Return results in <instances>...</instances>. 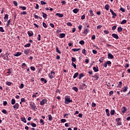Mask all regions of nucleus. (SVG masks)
Masks as SVG:
<instances>
[{
	"label": "nucleus",
	"instance_id": "f257e3e1",
	"mask_svg": "<svg viewBox=\"0 0 130 130\" xmlns=\"http://www.w3.org/2000/svg\"><path fill=\"white\" fill-rule=\"evenodd\" d=\"M72 102H73V100H71V97L70 96H65V100H64L65 104H69V103H71Z\"/></svg>",
	"mask_w": 130,
	"mask_h": 130
},
{
	"label": "nucleus",
	"instance_id": "f03ea898",
	"mask_svg": "<svg viewBox=\"0 0 130 130\" xmlns=\"http://www.w3.org/2000/svg\"><path fill=\"white\" fill-rule=\"evenodd\" d=\"M29 105L30 107L33 109V110H36L37 109V108L36 107V104L34 102H30L29 103Z\"/></svg>",
	"mask_w": 130,
	"mask_h": 130
},
{
	"label": "nucleus",
	"instance_id": "7ed1b4c3",
	"mask_svg": "<svg viewBox=\"0 0 130 130\" xmlns=\"http://www.w3.org/2000/svg\"><path fill=\"white\" fill-rule=\"evenodd\" d=\"M49 78L50 79H53L55 76V72L53 71H51V73L48 75Z\"/></svg>",
	"mask_w": 130,
	"mask_h": 130
},
{
	"label": "nucleus",
	"instance_id": "20e7f679",
	"mask_svg": "<svg viewBox=\"0 0 130 130\" xmlns=\"http://www.w3.org/2000/svg\"><path fill=\"white\" fill-rule=\"evenodd\" d=\"M79 88L81 90H84L87 89V85L85 83H81L80 84Z\"/></svg>",
	"mask_w": 130,
	"mask_h": 130
},
{
	"label": "nucleus",
	"instance_id": "39448f33",
	"mask_svg": "<svg viewBox=\"0 0 130 130\" xmlns=\"http://www.w3.org/2000/svg\"><path fill=\"white\" fill-rule=\"evenodd\" d=\"M107 64L108 66H110V64H111V61H107V62H105L104 63L103 67H104V68H107Z\"/></svg>",
	"mask_w": 130,
	"mask_h": 130
},
{
	"label": "nucleus",
	"instance_id": "423d86ee",
	"mask_svg": "<svg viewBox=\"0 0 130 130\" xmlns=\"http://www.w3.org/2000/svg\"><path fill=\"white\" fill-rule=\"evenodd\" d=\"M47 102V100H46V99H43V100H42L40 102V105H41V106H42L44 105V104H45V103H46Z\"/></svg>",
	"mask_w": 130,
	"mask_h": 130
},
{
	"label": "nucleus",
	"instance_id": "0eeeda50",
	"mask_svg": "<svg viewBox=\"0 0 130 130\" xmlns=\"http://www.w3.org/2000/svg\"><path fill=\"white\" fill-rule=\"evenodd\" d=\"M108 58L109 59H113L114 58V57L112 55V54L109 52L108 53Z\"/></svg>",
	"mask_w": 130,
	"mask_h": 130
},
{
	"label": "nucleus",
	"instance_id": "6e6552de",
	"mask_svg": "<svg viewBox=\"0 0 130 130\" xmlns=\"http://www.w3.org/2000/svg\"><path fill=\"white\" fill-rule=\"evenodd\" d=\"M112 37H113V38H115V39H116V40L119 39V37H118V35H117L116 34H113L112 35Z\"/></svg>",
	"mask_w": 130,
	"mask_h": 130
},
{
	"label": "nucleus",
	"instance_id": "1a4fd4ad",
	"mask_svg": "<svg viewBox=\"0 0 130 130\" xmlns=\"http://www.w3.org/2000/svg\"><path fill=\"white\" fill-rule=\"evenodd\" d=\"M110 12L111 13L112 15H113V18H115L117 15L116 13H115L113 10L110 9Z\"/></svg>",
	"mask_w": 130,
	"mask_h": 130
},
{
	"label": "nucleus",
	"instance_id": "9d476101",
	"mask_svg": "<svg viewBox=\"0 0 130 130\" xmlns=\"http://www.w3.org/2000/svg\"><path fill=\"white\" fill-rule=\"evenodd\" d=\"M30 52V50L29 49H26L24 50V53L25 55H28Z\"/></svg>",
	"mask_w": 130,
	"mask_h": 130
},
{
	"label": "nucleus",
	"instance_id": "9b49d317",
	"mask_svg": "<svg viewBox=\"0 0 130 130\" xmlns=\"http://www.w3.org/2000/svg\"><path fill=\"white\" fill-rule=\"evenodd\" d=\"M128 89V87L127 86H125L123 88H122V90H121V92H126Z\"/></svg>",
	"mask_w": 130,
	"mask_h": 130
},
{
	"label": "nucleus",
	"instance_id": "f8f14e48",
	"mask_svg": "<svg viewBox=\"0 0 130 130\" xmlns=\"http://www.w3.org/2000/svg\"><path fill=\"white\" fill-rule=\"evenodd\" d=\"M89 29L88 28H85L83 32V34H85V35H87L88 33H89Z\"/></svg>",
	"mask_w": 130,
	"mask_h": 130
},
{
	"label": "nucleus",
	"instance_id": "ddd939ff",
	"mask_svg": "<svg viewBox=\"0 0 130 130\" xmlns=\"http://www.w3.org/2000/svg\"><path fill=\"white\" fill-rule=\"evenodd\" d=\"M122 113H125V112H126L127 109H126V107H123L122 108Z\"/></svg>",
	"mask_w": 130,
	"mask_h": 130
},
{
	"label": "nucleus",
	"instance_id": "4468645a",
	"mask_svg": "<svg viewBox=\"0 0 130 130\" xmlns=\"http://www.w3.org/2000/svg\"><path fill=\"white\" fill-rule=\"evenodd\" d=\"M5 55V60H9L10 58H9V54L6 53Z\"/></svg>",
	"mask_w": 130,
	"mask_h": 130
},
{
	"label": "nucleus",
	"instance_id": "2eb2a0df",
	"mask_svg": "<svg viewBox=\"0 0 130 130\" xmlns=\"http://www.w3.org/2000/svg\"><path fill=\"white\" fill-rule=\"evenodd\" d=\"M19 104L18 103H16L14 106H13V108L14 109H18L19 108Z\"/></svg>",
	"mask_w": 130,
	"mask_h": 130
},
{
	"label": "nucleus",
	"instance_id": "dca6fc26",
	"mask_svg": "<svg viewBox=\"0 0 130 130\" xmlns=\"http://www.w3.org/2000/svg\"><path fill=\"white\" fill-rule=\"evenodd\" d=\"M20 119H21V121H22L24 123H26V122H27V120H26V118H25V117H21L20 118Z\"/></svg>",
	"mask_w": 130,
	"mask_h": 130
},
{
	"label": "nucleus",
	"instance_id": "f3484780",
	"mask_svg": "<svg viewBox=\"0 0 130 130\" xmlns=\"http://www.w3.org/2000/svg\"><path fill=\"white\" fill-rule=\"evenodd\" d=\"M59 37V38H64V37H66V34L63 33L60 34Z\"/></svg>",
	"mask_w": 130,
	"mask_h": 130
},
{
	"label": "nucleus",
	"instance_id": "a211bd4d",
	"mask_svg": "<svg viewBox=\"0 0 130 130\" xmlns=\"http://www.w3.org/2000/svg\"><path fill=\"white\" fill-rule=\"evenodd\" d=\"M8 19H9V15L6 14L4 17L5 22H7V21H8Z\"/></svg>",
	"mask_w": 130,
	"mask_h": 130
},
{
	"label": "nucleus",
	"instance_id": "6ab92c4d",
	"mask_svg": "<svg viewBox=\"0 0 130 130\" xmlns=\"http://www.w3.org/2000/svg\"><path fill=\"white\" fill-rule=\"evenodd\" d=\"M22 55V53L20 52H18L16 53V54H14L13 55L14 56H20V55Z\"/></svg>",
	"mask_w": 130,
	"mask_h": 130
},
{
	"label": "nucleus",
	"instance_id": "aec40b11",
	"mask_svg": "<svg viewBox=\"0 0 130 130\" xmlns=\"http://www.w3.org/2000/svg\"><path fill=\"white\" fill-rule=\"evenodd\" d=\"M27 34L29 36V37H31V36H33L34 35V34H33V32L28 31L27 32Z\"/></svg>",
	"mask_w": 130,
	"mask_h": 130
},
{
	"label": "nucleus",
	"instance_id": "412c9836",
	"mask_svg": "<svg viewBox=\"0 0 130 130\" xmlns=\"http://www.w3.org/2000/svg\"><path fill=\"white\" fill-rule=\"evenodd\" d=\"M92 78H94L95 80L97 81V80L99 79V76L97 75V73H96L93 76H92Z\"/></svg>",
	"mask_w": 130,
	"mask_h": 130
},
{
	"label": "nucleus",
	"instance_id": "4be33fe9",
	"mask_svg": "<svg viewBox=\"0 0 130 130\" xmlns=\"http://www.w3.org/2000/svg\"><path fill=\"white\" fill-rule=\"evenodd\" d=\"M56 16H57L59 18H62V17H63V14L57 13Z\"/></svg>",
	"mask_w": 130,
	"mask_h": 130
},
{
	"label": "nucleus",
	"instance_id": "5701e85b",
	"mask_svg": "<svg viewBox=\"0 0 130 130\" xmlns=\"http://www.w3.org/2000/svg\"><path fill=\"white\" fill-rule=\"evenodd\" d=\"M122 30H123V28L121 27H118L117 31L118 33H120V32H122Z\"/></svg>",
	"mask_w": 130,
	"mask_h": 130
},
{
	"label": "nucleus",
	"instance_id": "b1692460",
	"mask_svg": "<svg viewBox=\"0 0 130 130\" xmlns=\"http://www.w3.org/2000/svg\"><path fill=\"white\" fill-rule=\"evenodd\" d=\"M82 53L83 54H84V55H87V50H86V49H83L82 50Z\"/></svg>",
	"mask_w": 130,
	"mask_h": 130
},
{
	"label": "nucleus",
	"instance_id": "393cba45",
	"mask_svg": "<svg viewBox=\"0 0 130 130\" xmlns=\"http://www.w3.org/2000/svg\"><path fill=\"white\" fill-rule=\"evenodd\" d=\"M48 120H49V121H51L53 119V118L51 115H48Z\"/></svg>",
	"mask_w": 130,
	"mask_h": 130
},
{
	"label": "nucleus",
	"instance_id": "a878e982",
	"mask_svg": "<svg viewBox=\"0 0 130 130\" xmlns=\"http://www.w3.org/2000/svg\"><path fill=\"white\" fill-rule=\"evenodd\" d=\"M11 104L12 105H14V104H16V100H15L14 99H12L11 100Z\"/></svg>",
	"mask_w": 130,
	"mask_h": 130
},
{
	"label": "nucleus",
	"instance_id": "bb28decb",
	"mask_svg": "<svg viewBox=\"0 0 130 130\" xmlns=\"http://www.w3.org/2000/svg\"><path fill=\"white\" fill-rule=\"evenodd\" d=\"M41 82H44V84H46V83H47V80L43 78H41Z\"/></svg>",
	"mask_w": 130,
	"mask_h": 130
},
{
	"label": "nucleus",
	"instance_id": "cd10ccee",
	"mask_svg": "<svg viewBox=\"0 0 130 130\" xmlns=\"http://www.w3.org/2000/svg\"><path fill=\"white\" fill-rule=\"evenodd\" d=\"M89 13H90V16L91 17H93V16H94V13H93V10H90L89 11Z\"/></svg>",
	"mask_w": 130,
	"mask_h": 130
},
{
	"label": "nucleus",
	"instance_id": "c85d7f7f",
	"mask_svg": "<svg viewBox=\"0 0 130 130\" xmlns=\"http://www.w3.org/2000/svg\"><path fill=\"white\" fill-rule=\"evenodd\" d=\"M106 113L107 116H110V114L109 113V110H108V109H106Z\"/></svg>",
	"mask_w": 130,
	"mask_h": 130
},
{
	"label": "nucleus",
	"instance_id": "c756f323",
	"mask_svg": "<svg viewBox=\"0 0 130 130\" xmlns=\"http://www.w3.org/2000/svg\"><path fill=\"white\" fill-rule=\"evenodd\" d=\"M110 7V6L108 5H106L105 6V10H106V11H108L109 10V7Z\"/></svg>",
	"mask_w": 130,
	"mask_h": 130
},
{
	"label": "nucleus",
	"instance_id": "7c9ffc66",
	"mask_svg": "<svg viewBox=\"0 0 130 130\" xmlns=\"http://www.w3.org/2000/svg\"><path fill=\"white\" fill-rule=\"evenodd\" d=\"M56 52H57L58 53H59V54H61V52H60V51H59V49H58V47H56Z\"/></svg>",
	"mask_w": 130,
	"mask_h": 130
},
{
	"label": "nucleus",
	"instance_id": "2f4dec72",
	"mask_svg": "<svg viewBox=\"0 0 130 130\" xmlns=\"http://www.w3.org/2000/svg\"><path fill=\"white\" fill-rule=\"evenodd\" d=\"M34 16L35 19H42V17H40L36 14H34Z\"/></svg>",
	"mask_w": 130,
	"mask_h": 130
},
{
	"label": "nucleus",
	"instance_id": "473e14b6",
	"mask_svg": "<svg viewBox=\"0 0 130 130\" xmlns=\"http://www.w3.org/2000/svg\"><path fill=\"white\" fill-rule=\"evenodd\" d=\"M12 22V21H11V19H9L7 23L6 24V26L7 27H9V26L11 24V22Z\"/></svg>",
	"mask_w": 130,
	"mask_h": 130
},
{
	"label": "nucleus",
	"instance_id": "72a5a7b5",
	"mask_svg": "<svg viewBox=\"0 0 130 130\" xmlns=\"http://www.w3.org/2000/svg\"><path fill=\"white\" fill-rule=\"evenodd\" d=\"M73 12L74 13V14H77L78 12H79V9L76 8L73 10Z\"/></svg>",
	"mask_w": 130,
	"mask_h": 130
},
{
	"label": "nucleus",
	"instance_id": "f704fd0d",
	"mask_svg": "<svg viewBox=\"0 0 130 130\" xmlns=\"http://www.w3.org/2000/svg\"><path fill=\"white\" fill-rule=\"evenodd\" d=\"M42 14H43V17L44 18V19H46L47 18V14H45V13L44 12H42Z\"/></svg>",
	"mask_w": 130,
	"mask_h": 130
},
{
	"label": "nucleus",
	"instance_id": "c9c22d12",
	"mask_svg": "<svg viewBox=\"0 0 130 130\" xmlns=\"http://www.w3.org/2000/svg\"><path fill=\"white\" fill-rule=\"evenodd\" d=\"M93 71H94V72L95 73L99 71V69H98V67H97V68H96V67H94L93 68Z\"/></svg>",
	"mask_w": 130,
	"mask_h": 130
},
{
	"label": "nucleus",
	"instance_id": "e433bc0d",
	"mask_svg": "<svg viewBox=\"0 0 130 130\" xmlns=\"http://www.w3.org/2000/svg\"><path fill=\"white\" fill-rule=\"evenodd\" d=\"M126 23V20L124 19V20H123L120 22V24H121V25H123V24H125Z\"/></svg>",
	"mask_w": 130,
	"mask_h": 130
},
{
	"label": "nucleus",
	"instance_id": "4c0bfd02",
	"mask_svg": "<svg viewBox=\"0 0 130 130\" xmlns=\"http://www.w3.org/2000/svg\"><path fill=\"white\" fill-rule=\"evenodd\" d=\"M40 123H42V125H44L45 124V122H44V120L43 119H41L40 121Z\"/></svg>",
	"mask_w": 130,
	"mask_h": 130
},
{
	"label": "nucleus",
	"instance_id": "58836bf2",
	"mask_svg": "<svg viewBox=\"0 0 130 130\" xmlns=\"http://www.w3.org/2000/svg\"><path fill=\"white\" fill-rule=\"evenodd\" d=\"M20 9H22V10H23V11H26L27 8H26V7L25 6H20Z\"/></svg>",
	"mask_w": 130,
	"mask_h": 130
},
{
	"label": "nucleus",
	"instance_id": "ea45409f",
	"mask_svg": "<svg viewBox=\"0 0 130 130\" xmlns=\"http://www.w3.org/2000/svg\"><path fill=\"white\" fill-rule=\"evenodd\" d=\"M79 76V80H81L82 79V78H83V77H84V74L80 73Z\"/></svg>",
	"mask_w": 130,
	"mask_h": 130
},
{
	"label": "nucleus",
	"instance_id": "a19ab883",
	"mask_svg": "<svg viewBox=\"0 0 130 130\" xmlns=\"http://www.w3.org/2000/svg\"><path fill=\"white\" fill-rule=\"evenodd\" d=\"M78 76H79V73L77 72L73 76V78L76 79V78H77V77H78Z\"/></svg>",
	"mask_w": 130,
	"mask_h": 130
},
{
	"label": "nucleus",
	"instance_id": "79ce46f5",
	"mask_svg": "<svg viewBox=\"0 0 130 130\" xmlns=\"http://www.w3.org/2000/svg\"><path fill=\"white\" fill-rule=\"evenodd\" d=\"M2 112L4 114H8V111L5 109L3 110Z\"/></svg>",
	"mask_w": 130,
	"mask_h": 130
},
{
	"label": "nucleus",
	"instance_id": "37998d69",
	"mask_svg": "<svg viewBox=\"0 0 130 130\" xmlns=\"http://www.w3.org/2000/svg\"><path fill=\"white\" fill-rule=\"evenodd\" d=\"M110 113L111 115H114V113H115V111L114 110H111Z\"/></svg>",
	"mask_w": 130,
	"mask_h": 130
},
{
	"label": "nucleus",
	"instance_id": "c03bdc74",
	"mask_svg": "<svg viewBox=\"0 0 130 130\" xmlns=\"http://www.w3.org/2000/svg\"><path fill=\"white\" fill-rule=\"evenodd\" d=\"M30 125H31V126H32V127H36V126H37V124H36L35 123H31Z\"/></svg>",
	"mask_w": 130,
	"mask_h": 130
},
{
	"label": "nucleus",
	"instance_id": "a18cd8bd",
	"mask_svg": "<svg viewBox=\"0 0 130 130\" xmlns=\"http://www.w3.org/2000/svg\"><path fill=\"white\" fill-rule=\"evenodd\" d=\"M37 40L38 41H40L41 40V35H38Z\"/></svg>",
	"mask_w": 130,
	"mask_h": 130
},
{
	"label": "nucleus",
	"instance_id": "49530a36",
	"mask_svg": "<svg viewBox=\"0 0 130 130\" xmlns=\"http://www.w3.org/2000/svg\"><path fill=\"white\" fill-rule=\"evenodd\" d=\"M79 44H81V45H84L85 44V41L81 40L79 42Z\"/></svg>",
	"mask_w": 130,
	"mask_h": 130
},
{
	"label": "nucleus",
	"instance_id": "de8ad7c7",
	"mask_svg": "<svg viewBox=\"0 0 130 130\" xmlns=\"http://www.w3.org/2000/svg\"><path fill=\"white\" fill-rule=\"evenodd\" d=\"M72 50L73 51H74L75 52H76V51H79V50H81V49L74 48V49H72Z\"/></svg>",
	"mask_w": 130,
	"mask_h": 130
},
{
	"label": "nucleus",
	"instance_id": "09e8293b",
	"mask_svg": "<svg viewBox=\"0 0 130 130\" xmlns=\"http://www.w3.org/2000/svg\"><path fill=\"white\" fill-rule=\"evenodd\" d=\"M72 90H74V91H75V92H78V88H77V87H73Z\"/></svg>",
	"mask_w": 130,
	"mask_h": 130
},
{
	"label": "nucleus",
	"instance_id": "8fccbe9b",
	"mask_svg": "<svg viewBox=\"0 0 130 130\" xmlns=\"http://www.w3.org/2000/svg\"><path fill=\"white\" fill-rule=\"evenodd\" d=\"M72 66L74 68V69H77V65L74 63V62H72Z\"/></svg>",
	"mask_w": 130,
	"mask_h": 130
},
{
	"label": "nucleus",
	"instance_id": "3c124183",
	"mask_svg": "<svg viewBox=\"0 0 130 130\" xmlns=\"http://www.w3.org/2000/svg\"><path fill=\"white\" fill-rule=\"evenodd\" d=\"M6 84L7 86H11L12 83L11 82L7 81Z\"/></svg>",
	"mask_w": 130,
	"mask_h": 130
},
{
	"label": "nucleus",
	"instance_id": "603ef678",
	"mask_svg": "<svg viewBox=\"0 0 130 130\" xmlns=\"http://www.w3.org/2000/svg\"><path fill=\"white\" fill-rule=\"evenodd\" d=\"M8 72H7V74H9L8 76H10V75H11L12 74V72H11V69H8Z\"/></svg>",
	"mask_w": 130,
	"mask_h": 130
},
{
	"label": "nucleus",
	"instance_id": "864d4df0",
	"mask_svg": "<svg viewBox=\"0 0 130 130\" xmlns=\"http://www.w3.org/2000/svg\"><path fill=\"white\" fill-rule=\"evenodd\" d=\"M71 60H72V62H75V61H76V60H77V59H76L75 57H72Z\"/></svg>",
	"mask_w": 130,
	"mask_h": 130
},
{
	"label": "nucleus",
	"instance_id": "5fc2aeb1",
	"mask_svg": "<svg viewBox=\"0 0 130 130\" xmlns=\"http://www.w3.org/2000/svg\"><path fill=\"white\" fill-rule=\"evenodd\" d=\"M120 11H121V12H122V13H124V12H125V9H124V8H123L122 7H121L120 8Z\"/></svg>",
	"mask_w": 130,
	"mask_h": 130
},
{
	"label": "nucleus",
	"instance_id": "6e6d98bb",
	"mask_svg": "<svg viewBox=\"0 0 130 130\" xmlns=\"http://www.w3.org/2000/svg\"><path fill=\"white\" fill-rule=\"evenodd\" d=\"M31 46V44L28 43L24 45V47H30Z\"/></svg>",
	"mask_w": 130,
	"mask_h": 130
},
{
	"label": "nucleus",
	"instance_id": "4d7b16f0",
	"mask_svg": "<svg viewBox=\"0 0 130 130\" xmlns=\"http://www.w3.org/2000/svg\"><path fill=\"white\" fill-rule=\"evenodd\" d=\"M116 27H117V25H114L112 28V31H114V30H115V29H116Z\"/></svg>",
	"mask_w": 130,
	"mask_h": 130
},
{
	"label": "nucleus",
	"instance_id": "13d9d810",
	"mask_svg": "<svg viewBox=\"0 0 130 130\" xmlns=\"http://www.w3.org/2000/svg\"><path fill=\"white\" fill-rule=\"evenodd\" d=\"M13 5L15 6V7H17V6H18V2L16 1H13Z\"/></svg>",
	"mask_w": 130,
	"mask_h": 130
},
{
	"label": "nucleus",
	"instance_id": "bf43d9fd",
	"mask_svg": "<svg viewBox=\"0 0 130 130\" xmlns=\"http://www.w3.org/2000/svg\"><path fill=\"white\" fill-rule=\"evenodd\" d=\"M91 107H93V108L96 107V104L95 103H92Z\"/></svg>",
	"mask_w": 130,
	"mask_h": 130
},
{
	"label": "nucleus",
	"instance_id": "052dcab7",
	"mask_svg": "<svg viewBox=\"0 0 130 130\" xmlns=\"http://www.w3.org/2000/svg\"><path fill=\"white\" fill-rule=\"evenodd\" d=\"M67 25V26H69V27H72L73 26V24H72V23L71 22H68Z\"/></svg>",
	"mask_w": 130,
	"mask_h": 130
},
{
	"label": "nucleus",
	"instance_id": "680f3d73",
	"mask_svg": "<svg viewBox=\"0 0 130 130\" xmlns=\"http://www.w3.org/2000/svg\"><path fill=\"white\" fill-rule=\"evenodd\" d=\"M35 9L36 10H39V5H38V4L36 5Z\"/></svg>",
	"mask_w": 130,
	"mask_h": 130
},
{
	"label": "nucleus",
	"instance_id": "e2e57ef3",
	"mask_svg": "<svg viewBox=\"0 0 130 130\" xmlns=\"http://www.w3.org/2000/svg\"><path fill=\"white\" fill-rule=\"evenodd\" d=\"M20 89H23L24 88V84L21 83L19 86Z\"/></svg>",
	"mask_w": 130,
	"mask_h": 130
},
{
	"label": "nucleus",
	"instance_id": "0e129e2a",
	"mask_svg": "<svg viewBox=\"0 0 130 130\" xmlns=\"http://www.w3.org/2000/svg\"><path fill=\"white\" fill-rule=\"evenodd\" d=\"M22 69H25V68H26V63H23L22 64Z\"/></svg>",
	"mask_w": 130,
	"mask_h": 130
},
{
	"label": "nucleus",
	"instance_id": "69168bd1",
	"mask_svg": "<svg viewBox=\"0 0 130 130\" xmlns=\"http://www.w3.org/2000/svg\"><path fill=\"white\" fill-rule=\"evenodd\" d=\"M0 32H5V29L3 27H0Z\"/></svg>",
	"mask_w": 130,
	"mask_h": 130
},
{
	"label": "nucleus",
	"instance_id": "338daca9",
	"mask_svg": "<svg viewBox=\"0 0 130 130\" xmlns=\"http://www.w3.org/2000/svg\"><path fill=\"white\" fill-rule=\"evenodd\" d=\"M60 121L62 123L63 122H66L67 121V120H66V119H61L60 120Z\"/></svg>",
	"mask_w": 130,
	"mask_h": 130
},
{
	"label": "nucleus",
	"instance_id": "774afa93",
	"mask_svg": "<svg viewBox=\"0 0 130 130\" xmlns=\"http://www.w3.org/2000/svg\"><path fill=\"white\" fill-rule=\"evenodd\" d=\"M21 15H27V12L26 11H23L22 12H21Z\"/></svg>",
	"mask_w": 130,
	"mask_h": 130
}]
</instances>
